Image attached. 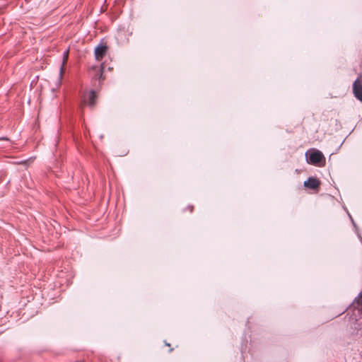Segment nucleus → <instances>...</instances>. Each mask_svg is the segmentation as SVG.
Wrapping results in <instances>:
<instances>
[{
  "label": "nucleus",
  "mask_w": 362,
  "mask_h": 362,
  "mask_svg": "<svg viewBox=\"0 0 362 362\" xmlns=\"http://www.w3.org/2000/svg\"><path fill=\"white\" fill-rule=\"evenodd\" d=\"M307 161L311 165H319L322 161H325L322 153L318 150H313L305 153Z\"/></svg>",
  "instance_id": "obj_1"
},
{
  "label": "nucleus",
  "mask_w": 362,
  "mask_h": 362,
  "mask_svg": "<svg viewBox=\"0 0 362 362\" xmlns=\"http://www.w3.org/2000/svg\"><path fill=\"white\" fill-rule=\"evenodd\" d=\"M353 93L362 103V76L358 77L353 83Z\"/></svg>",
  "instance_id": "obj_2"
},
{
  "label": "nucleus",
  "mask_w": 362,
  "mask_h": 362,
  "mask_svg": "<svg viewBox=\"0 0 362 362\" xmlns=\"http://www.w3.org/2000/svg\"><path fill=\"white\" fill-rule=\"evenodd\" d=\"M108 47L105 44H100L95 49V57L97 61H101L105 56Z\"/></svg>",
  "instance_id": "obj_3"
},
{
  "label": "nucleus",
  "mask_w": 362,
  "mask_h": 362,
  "mask_svg": "<svg viewBox=\"0 0 362 362\" xmlns=\"http://www.w3.org/2000/svg\"><path fill=\"white\" fill-rule=\"evenodd\" d=\"M320 185V180L315 177H309L306 181L304 182V186L312 189H318Z\"/></svg>",
  "instance_id": "obj_4"
},
{
  "label": "nucleus",
  "mask_w": 362,
  "mask_h": 362,
  "mask_svg": "<svg viewBox=\"0 0 362 362\" xmlns=\"http://www.w3.org/2000/svg\"><path fill=\"white\" fill-rule=\"evenodd\" d=\"M69 50L66 49V51H64V52L63 54V60H62V66L60 68V73H59L60 79L62 78V76L64 74V66H65V65L68 61V59H69Z\"/></svg>",
  "instance_id": "obj_5"
},
{
  "label": "nucleus",
  "mask_w": 362,
  "mask_h": 362,
  "mask_svg": "<svg viewBox=\"0 0 362 362\" xmlns=\"http://www.w3.org/2000/svg\"><path fill=\"white\" fill-rule=\"evenodd\" d=\"M93 69L96 70V73H95V74L93 76L95 80H98V81L104 80V78H103V69H104V65L102 64L100 67L95 66V67H93Z\"/></svg>",
  "instance_id": "obj_6"
},
{
  "label": "nucleus",
  "mask_w": 362,
  "mask_h": 362,
  "mask_svg": "<svg viewBox=\"0 0 362 362\" xmlns=\"http://www.w3.org/2000/svg\"><path fill=\"white\" fill-rule=\"evenodd\" d=\"M97 95L94 90H91L88 93V104L90 107H93L96 103Z\"/></svg>",
  "instance_id": "obj_7"
}]
</instances>
